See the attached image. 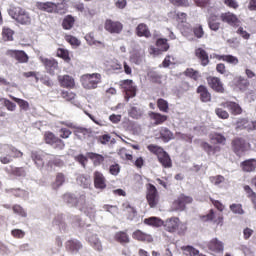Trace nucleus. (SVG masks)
Wrapping results in <instances>:
<instances>
[{"instance_id":"nucleus-54","label":"nucleus","mask_w":256,"mask_h":256,"mask_svg":"<svg viewBox=\"0 0 256 256\" xmlns=\"http://www.w3.org/2000/svg\"><path fill=\"white\" fill-rule=\"evenodd\" d=\"M85 39L88 45H101L100 41L95 40V34L93 32L86 34Z\"/></svg>"},{"instance_id":"nucleus-35","label":"nucleus","mask_w":256,"mask_h":256,"mask_svg":"<svg viewBox=\"0 0 256 256\" xmlns=\"http://www.w3.org/2000/svg\"><path fill=\"white\" fill-rule=\"evenodd\" d=\"M209 139L210 141H212V143H218L219 145H225V143L227 142V138L219 133L210 134Z\"/></svg>"},{"instance_id":"nucleus-22","label":"nucleus","mask_w":256,"mask_h":256,"mask_svg":"<svg viewBox=\"0 0 256 256\" xmlns=\"http://www.w3.org/2000/svg\"><path fill=\"white\" fill-rule=\"evenodd\" d=\"M94 186L96 189H106L107 180L103 173L99 171L94 172Z\"/></svg>"},{"instance_id":"nucleus-19","label":"nucleus","mask_w":256,"mask_h":256,"mask_svg":"<svg viewBox=\"0 0 256 256\" xmlns=\"http://www.w3.org/2000/svg\"><path fill=\"white\" fill-rule=\"evenodd\" d=\"M40 61L43 63L44 67L47 69V71L50 73V75H53L55 69L59 67V63L55 61V59L51 58H45L43 56H40Z\"/></svg>"},{"instance_id":"nucleus-34","label":"nucleus","mask_w":256,"mask_h":256,"mask_svg":"<svg viewBox=\"0 0 256 256\" xmlns=\"http://www.w3.org/2000/svg\"><path fill=\"white\" fill-rule=\"evenodd\" d=\"M66 249L72 251V253H77L81 249V242L79 240H69L66 242Z\"/></svg>"},{"instance_id":"nucleus-8","label":"nucleus","mask_w":256,"mask_h":256,"mask_svg":"<svg viewBox=\"0 0 256 256\" xmlns=\"http://www.w3.org/2000/svg\"><path fill=\"white\" fill-rule=\"evenodd\" d=\"M147 201L150 207H157L159 203V194L157 193V188L153 184H147Z\"/></svg>"},{"instance_id":"nucleus-7","label":"nucleus","mask_w":256,"mask_h":256,"mask_svg":"<svg viewBox=\"0 0 256 256\" xmlns=\"http://www.w3.org/2000/svg\"><path fill=\"white\" fill-rule=\"evenodd\" d=\"M104 29L108 33L119 35L123 31V24L119 21L107 19L104 23Z\"/></svg>"},{"instance_id":"nucleus-4","label":"nucleus","mask_w":256,"mask_h":256,"mask_svg":"<svg viewBox=\"0 0 256 256\" xmlns=\"http://www.w3.org/2000/svg\"><path fill=\"white\" fill-rule=\"evenodd\" d=\"M148 150L158 157L159 163H161V165L164 166L165 169H171V167H173L171 157H169V154H167V152L163 151V148L155 145H149Z\"/></svg>"},{"instance_id":"nucleus-29","label":"nucleus","mask_w":256,"mask_h":256,"mask_svg":"<svg viewBox=\"0 0 256 256\" xmlns=\"http://www.w3.org/2000/svg\"><path fill=\"white\" fill-rule=\"evenodd\" d=\"M144 224L149 225L150 227H163L164 221L161 220V218L159 217L153 216V217L144 219Z\"/></svg>"},{"instance_id":"nucleus-49","label":"nucleus","mask_w":256,"mask_h":256,"mask_svg":"<svg viewBox=\"0 0 256 256\" xmlns=\"http://www.w3.org/2000/svg\"><path fill=\"white\" fill-rule=\"evenodd\" d=\"M156 46L160 51H168L169 50V44L167 43V39L160 38L156 42Z\"/></svg>"},{"instance_id":"nucleus-12","label":"nucleus","mask_w":256,"mask_h":256,"mask_svg":"<svg viewBox=\"0 0 256 256\" xmlns=\"http://www.w3.org/2000/svg\"><path fill=\"white\" fill-rule=\"evenodd\" d=\"M207 247L212 253H223V251H225V244L218 238L211 239L208 242Z\"/></svg>"},{"instance_id":"nucleus-50","label":"nucleus","mask_w":256,"mask_h":256,"mask_svg":"<svg viewBox=\"0 0 256 256\" xmlns=\"http://www.w3.org/2000/svg\"><path fill=\"white\" fill-rule=\"evenodd\" d=\"M75 9H77V11H80L81 13H83L86 17L91 16V10H89V8H85V5L83 3H76L74 5Z\"/></svg>"},{"instance_id":"nucleus-59","label":"nucleus","mask_w":256,"mask_h":256,"mask_svg":"<svg viewBox=\"0 0 256 256\" xmlns=\"http://www.w3.org/2000/svg\"><path fill=\"white\" fill-rule=\"evenodd\" d=\"M224 5L229 9H239V2L237 0H223Z\"/></svg>"},{"instance_id":"nucleus-15","label":"nucleus","mask_w":256,"mask_h":256,"mask_svg":"<svg viewBox=\"0 0 256 256\" xmlns=\"http://www.w3.org/2000/svg\"><path fill=\"white\" fill-rule=\"evenodd\" d=\"M232 85L235 89H239V91H247L249 87V80L243 76H236L232 80Z\"/></svg>"},{"instance_id":"nucleus-30","label":"nucleus","mask_w":256,"mask_h":256,"mask_svg":"<svg viewBox=\"0 0 256 256\" xmlns=\"http://www.w3.org/2000/svg\"><path fill=\"white\" fill-rule=\"evenodd\" d=\"M241 167L243 171L246 173H251V171H255L256 169V160L255 159H250L242 162Z\"/></svg>"},{"instance_id":"nucleus-36","label":"nucleus","mask_w":256,"mask_h":256,"mask_svg":"<svg viewBox=\"0 0 256 256\" xmlns=\"http://www.w3.org/2000/svg\"><path fill=\"white\" fill-rule=\"evenodd\" d=\"M77 183L80 185V187L89 189V187H91V178L89 176L79 175L77 177Z\"/></svg>"},{"instance_id":"nucleus-13","label":"nucleus","mask_w":256,"mask_h":256,"mask_svg":"<svg viewBox=\"0 0 256 256\" xmlns=\"http://www.w3.org/2000/svg\"><path fill=\"white\" fill-rule=\"evenodd\" d=\"M202 221H211L215 225L223 227V216L221 214H215L213 209H211L208 214L202 217Z\"/></svg>"},{"instance_id":"nucleus-26","label":"nucleus","mask_w":256,"mask_h":256,"mask_svg":"<svg viewBox=\"0 0 256 256\" xmlns=\"http://www.w3.org/2000/svg\"><path fill=\"white\" fill-rule=\"evenodd\" d=\"M195 55L198 57V59H200L201 65H203V67H207V65H209V56L204 49L197 48L195 50Z\"/></svg>"},{"instance_id":"nucleus-48","label":"nucleus","mask_w":256,"mask_h":256,"mask_svg":"<svg viewBox=\"0 0 256 256\" xmlns=\"http://www.w3.org/2000/svg\"><path fill=\"white\" fill-rule=\"evenodd\" d=\"M57 57H60V59H63L64 61H66V63H69V61H71V57H69V51L63 48H59L57 50Z\"/></svg>"},{"instance_id":"nucleus-18","label":"nucleus","mask_w":256,"mask_h":256,"mask_svg":"<svg viewBox=\"0 0 256 256\" xmlns=\"http://www.w3.org/2000/svg\"><path fill=\"white\" fill-rule=\"evenodd\" d=\"M222 107L228 109L232 115H241L243 113V108L237 102L226 101L222 103Z\"/></svg>"},{"instance_id":"nucleus-11","label":"nucleus","mask_w":256,"mask_h":256,"mask_svg":"<svg viewBox=\"0 0 256 256\" xmlns=\"http://www.w3.org/2000/svg\"><path fill=\"white\" fill-rule=\"evenodd\" d=\"M220 19L221 21H223V23H227L231 27H237V25L241 23V21L239 20V17H237V15H235L232 12L222 13L220 16Z\"/></svg>"},{"instance_id":"nucleus-25","label":"nucleus","mask_w":256,"mask_h":256,"mask_svg":"<svg viewBox=\"0 0 256 256\" xmlns=\"http://www.w3.org/2000/svg\"><path fill=\"white\" fill-rule=\"evenodd\" d=\"M132 237L137 241H144L146 243H151V241H153V237L151 235L146 234L141 230L134 231Z\"/></svg>"},{"instance_id":"nucleus-46","label":"nucleus","mask_w":256,"mask_h":256,"mask_svg":"<svg viewBox=\"0 0 256 256\" xmlns=\"http://www.w3.org/2000/svg\"><path fill=\"white\" fill-rule=\"evenodd\" d=\"M75 135L79 137V139H85V137H89V135H91V130L86 128H77Z\"/></svg>"},{"instance_id":"nucleus-16","label":"nucleus","mask_w":256,"mask_h":256,"mask_svg":"<svg viewBox=\"0 0 256 256\" xmlns=\"http://www.w3.org/2000/svg\"><path fill=\"white\" fill-rule=\"evenodd\" d=\"M124 89L126 92L127 101L137 95V87L135 86V83H133V80H125Z\"/></svg>"},{"instance_id":"nucleus-45","label":"nucleus","mask_w":256,"mask_h":256,"mask_svg":"<svg viewBox=\"0 0 256 256\" xmlns=\"http://www.w3.org/2000/svg\"><path fill=\"white\" fill-rule=\"evenodd\" d=\"M183 256H196L199 255V250L195 249L193 246L182 247Z\"/></svg>"},{"instance_id":"nucleus-23","label":"nucleus","mask_w":256,"mask_h":256,"mask_svg":"<svg viewBox=\"0 0 256 256\" xmlns=\"http://www.w3.org/2000/svg\"><path fill=\"white\" fill-rule=\"evenodd\" d=\"M61 87L66 89H73L75 87V79L69 75L59 76L58 78Z\"/></svg>"},{"instance_id":"nucleus-9","label":"nucleus","mask_w":256,"mask_h":256,"mask_svg":"<svg viewBox=\"0 0 256 256\" xmlns=\"http://www.w3.org/2000/svg\"><path fill=\"white\" fill-rule=\"evenodd\" d=\"M193 203V198L185 195H180L172 204L173 211H185V205Z\"/></svg>"},{"instance_id":"nucleus-64","label":"nucleus","mask_w":256,"mask_h":256,"mask_svg":"<svg viewBox=\"0 0 256 256\" xmlns=\"http://www.w3.org/2000/svg\"><path fill=\"white\" fill-rule=\"evenodd\" d=\"M71 133H72L71 130L67 128H61L59 130V134L62 139H69V137H71Z\"/></svg>"},{"instance_id":"nucleus-17","label":"nucleus","mask_w":256,"mask_h":256,"mask_svg":"<svg viewBox=\"0 0 256 256\" xmlns=\"http://www.w3.org/2000/svg\"><path fill=\"white\" fill-rule=\"evenodd\" d=\"M207 82L209 87H211V89H213L214 91H217V93H223V91H225L221 79L217 77H208Z\"/></svg>"},{"instance_id":"nucleus-2","label":"nucleus","mask_w":256,"mask_h":256,"mask_svg":"<svg viewBox=\"0 0 256 256\" xmlns=\"http://www.w3.org/2000/svg\"><path fill=\"white\" fill-rule=\"evenodd\" d=\"M8 15L11 19H14L16 23L20 25H30L31 24V16L29 12L25 11L21 7L12 6L8 9Z\"/></svg>"},{"instance_id":"nucleus-42","label":"nucleus","mask_w":256,"mask_h":256,"mask_svg":"<svg viewBox=\"0 0 256 256\" xmlns=\"http://www.w3.org/2000/svg\"><path fill=\"white\" fill-rule=\"evenodd\" d=\"M118 155L124 161H133V153H131V151L127 150L126 148H121L118 151Z\"/></svg>"},{"instance_id":"nucleus-41","label":"nucleus","mask_w":256,"mask_h":256,"mask_svg":"<svg viewBox=\"0 0 256 256\" xmlns=\"http://www.w3.org/2000/svg\"><path fill=\"white\" fill-rule=\"evenodd\" d=\"M13 35H15V32L11 28L3 27L2 29L3 41H13Z\"/></svg>"},{"instance_id":"nucleus-56","label":"nucleus","mask_w":256,"mask_h":256,"mask_svg":"<svg viewBox=\"0 0 256 256\" xmlns=\"http://www.w3.org/2000/svg\"><path fill=\"white\" fill-rule=\"evenodd\" d=\"M230 211L234 213L235 215H243L245 211H243V206L241 204H232L230 205Z\"/></svg>"},{"instance_id":"nucleus-62","label":"nucleus","mask_w":256,"mask_h":256,"mask_svg":"<svg viewBox=\"0 0 256 256\" xmlns=\"http://www.w3.org/2000/svg\"><path fill=\"white\" fill-rule=\"evenodd\" d=\"M62 97L63 99H66V101H73V99L76 97V94L71 91H62Z\"/></svg>"},{"instance_id":"nucleus-21","label":"nucleus","mask_w":256,"mask_h":256,"mask_svg":"<svg viewBox=\"0 0 256 256\" xmlns=\"http://www.w3.org/2000/svg\"><path fill=\"white\" fill-rule=\"evenodd\" d=\"M200 146L207 155H219V153H221V146H212L205 141H200Z\"/></svg>"},{"instance_id":"nucleus-63","label":"nucleus","mask_w":256,"mask_h":256,"mask_svg":"<svg viewBox=\"0 0 256 256\" xmlns=\"http://www.w3.org/2000/svg\"><path fill=\"white\" fill-rule=\"evenodd\" d=\"M63 183H65V175H63L62 173L57 174L56 181L54 183V187H61V185H63Z\"/></svg>"},{"instance_id":"nucleus-51","label":"nucleus","mask_w":256,"mask_h":256,"mask_svg":"<svg viewBox=\"0 0 256 256\" xmlns=\"http://www.w3.org/2000/svg\"><path fill=\"white\" fill-rule=\"evenodd\" d=\"M157 105L160 111H162L163 113H168L169 111V103L164 100V99H158L157 101Z\"/></svg>"},{"instance_id":"nucleus-14","label":"nucleus","mask_w":256,"mask_h":256,"mask_svg":"<svg viewBox=\"0 0 256 256\" xmlns=\"http://www.w3.org/2000/svg\"><path fill=\"white\" fill-rule=\"evenodd\" d=\"M129 61L130 63H134V65H143L145 63V51L134 50L130 54Z\"/></svg>"},{"instance_id":"nucleus-24","label":"nucleus","mask_w":256,"mask_h":256,"mask_svg":"<svg viewBox=\"0 0 256 256\" xmlns=\"http://www.w3.org/2000/svg\"><path fill=\"white\" fill-rule=\"evenodd\" d=\"M122 209L126 212L127 219H129L130 221H135V219H137V210H135V208L131 206L129 202H125L122 205Z\"/></svg>"},{"instance_id":"nucleus-37","label":"nucleus","mask_w":256,"mask_h":256,"mask_svg":"<svg viewBox=\"0 0 256 256\" xmlns=\"http://www.w3.org/2000/svg\"><path fill=\"white\" fill-rule=\"evenodd\" d=\"M136 33L138 37H151V32H149V28L145 24H139L136 28Z\"/></svg>"},{"instance_id":"nucleus-33","label":"nucleus","mask_w":256,"mask_h":256,"mask_svg":"<svg viewBox=\"0 0 256 256\" xmlns=\"http://www.w3.org/2000/svg\"><path fill=\"white\" fill-rule=\"evenodd\" d=\"M114 239L118 243H121V245H125V243H129L130 241L129 235L127 234V232H123V231L116 232L114 235Z\"/></svg>"},{"instance_id":"nucleus-53","label":"nucleus","mask_w":256,"mask_h":256,"mask_svg":"<svg viewBox=\"0 0 256 256\" xmlns=\"http://www.w3.org/2000/svg\"><path fill=\"white\" fill-rule=\"evenodd\" d=\"M209 181L213 185H216V187H219V185H221V183H225V177H223L222 175L212 176L209 178Z\"/></svg>"},{"instance_id":"nucleus-43","label":"nucleus","mask_w":256,"mask_h":256,"mask_svg":"<svg viewBox=\"0 0 256 256\" xmlns=\"http://www.w3.org/2000/svg\"><path fill=\"white\" fill-rule=\"evenodd\" d=\"M10 97L13 101H15V103H17V105L20 107V109H22V111H29V102L21 98H17L15 96Z\"/></svg>"},{"instance_id":"nucleus-28","label":"nucleus","mask_w":256,"mask_h":256,"mask_svg":"<svg viewBox=\"0 0 256 256\" xmlns=\"http://www.w3.org/2000/svg\"><path fill=\"white\" fill-rule=\"evenodd\" d=\"M197 93H199L200 99L201 101H203V103H209V101H211V94L207 90V87L203 85L199 86L197 89Z\"/></svg>"},{"instance_id":"nucleus-40","label":"nucleus","mask_w":256,"mask_h":256,"mask_svg":"<svg viewBox=\"0 0 256 256\" xmlns=\"http://www.w3.org/2000/svg\"><path fill=\"white\" fill-rule=\"evenodd\" d=\"M73 25H75V18L73 16L68 15L63 19L62 27L66 31L73 29Z\"/></svg>"},{"instance_id":"nucleus-61","label":"nucleus","mask_w":256,"mask_h":256,"mask_svg":"<svg viewBox=\"0 0 256 256\" xmlns=\"http://www.w3.org/2000/svg\"><path fill=\"white\" fill-rule=\"evenodd\" d=\"M215 113L219 119H229V112L223 110L222 108H217Z\"/></svg>"},{"instance_id":"nucleus-44","label":"nucleus","mask_w":256,"mask_h":256,"mask_svg":"<svg viewBox=\"0 0 256 256\" xmlns=\"http://www.w3.org/2000/svg\"><path fill=\"white\" fill-rule=\"evenodd\" d=\"M12 211L15 215H18V217H27V210H25L21 205L15 204L12 207Z\"/></svg>"},{"instance_id":"nucleus-60","label":"nucleus","mask_w":256,"mask_h":256,"mask_svg":"<svg viewBox=\"0 0 256 256\" xmlns=\"http://www.w3.org/2000/svg\"><path fill=\"white\" fill-rule=\"evenodd\" d=\"M3 105L6 107L8 111H15L17 109V105L7 99L2 100Z\"/></svg>"},{"instance_id":"nucleus-47","label":"nucleus","mask_w":256,"mask_h":256,"mask_svg":"<svg viewBox=\"0 0 256 256\" xmlns=\"http://www.w3.org/2000/svg\"><path fill=\"white\" fill-rule=\"evenodd\" d=\"M129 115L132 117V119H139L143 115V110L138 107H132L129 110Z\"/></svg>"},{"instance_id":"nucleus-57","label":"nucleus","mask_w":256,"mask_h":256,"mask_svg":"<svg viewBox=\"0 0 256 256\" xmlns=\"http://www.w3.org/2000/svg\"><path fill=\"white\" fill-rule=\"evenodd\" d=\"M58 138L56 137L55 134H53V132H46L45 133V142L48 144V145H53L56 140Z\"/></svg>"},{"instance_id":"nucleus-39","label":"nucleus","mask_w":256,"mask_h":256,"mask_svg":"<svg viewBox=\"0 0 256 256\" xmlns=\"http://www.w3.org/2000/svg\"><path fill=\"white\" fill-rule=\"evenodd\" d=\"M216 59L226 61V63H230L231 65H237L239 63V59L233 55H217Z\"/></svg>"},{"instance_id":"nucleus-3","label":"nucleus","mask_w":256,"mask_h":256,"mask_svg":"<svg viewBox=\"0 0 256 256\" xmlns=\"http://www.w3.org/2000/svg\"><path fill=\"white\" fill-rule=\"evenodd\" d=\"M163 225L165 231H168V233H179V235H183L187 231V224L181 222L177 217L167 219Z\"/></svg>"},{"instance_id":"nucleus-31","label":"nucleus","mask_w":256,"mask_h":256,"mask_svg":"<svg viewBox=\"0 0 256 256\" xmlns=\"http://www.w3.org/2000/svg\"><path fill=\"white\" fill-rule=\"evenodd\" d=\"M88 243L96 250L103 251V245L101 244V240L97 237V235H92L88 237Z\"/></svg>"},{"instance_id":"nucleus-5","label":"nucleus","mask_w":256,"mask_h":256,"mask_svg":"<svg viewBox=\"0 0 256 256\" xmlns=\"http://www.w3.org/2000/svg\"><path fill=\"white\" fill-rule=\"evenodd\" d=\"M80 81L84 89H97V85L101 83V74L99 73L84 74L80 78Z\"/></svg>"},{"instance_id":"nucleus-55","label":"nucleus","mask_w":256,"mask_h":256,"mask_svg":"<svg viewBox=\"0 0 256 256\" xmlns=\"http://www.w3.org/2000/svg\"><path fill=\"white\" fill-rule=\"evenodd\" d=\"M185 75L187 77H190L191 79H194V81H197L199 79V77H201V75H199V72L195 71L193 68H188L185 71Z\"/></svg>"},{"instance_id":"nucleus-58","label":"nucleus","mask_w":256,"mask_h":256,"mask_svg":"<svg viewBox=\"0 0 256 256\" xmlns=\"http://www.w3.org/2000/svg\"><path fill=\"white\" fill-rule=\"evenodd\" d=\"M65 40L67 43H70V45H73L74 47H79V45H81V41L72 35H66Z\"/></svg>"},{"instance_id":"nucleus-1","label":"nucleus","mask_w":256,"mask_h":256,"mask_svg":"<svg viewBox=\"0 0 256 256\" xmlns=\"http://www.w3.org/2000/svg\"><path fill=\"white\" fill-rule=\"evenodd\" d=\"M63 199L65 203H68V205L75 207L78 211H81V213H84L86 217H89V219L91 220L95 219L97 215L95 204L91 202H87L85 195L82 194L77 198L73 194L68 193L63 196Z\"/></svg>"},{"instance_id":"nucleus-6","label":"nucleus","mask_w":256,"mask_h":256,"mask_svg":"<svg viewBox=\"0 0 256 256\" xmlns=\"http://www.w3.org/2000/svg\"><path fill=\"white\" fill-rule=\"evenodd\" d=\"M232 149L238 157H241L245 155V151H248L249 143L243 138H236L232 141Z\"/></svg>"},{"instance_id":"nucleus-27","label":"nucleus","mask_w":256,"mask_h":256,"mask_svg":"<svg viewBox=\"0 0 256 256\" xmlns=\"http://www.w3.org/2000/svg\"><path fill=\"white\" fill-rule=\"evenodd\" d=\"M148 115L151 121H154V125H162V123L167 121V116L157 112H149Z\"/></svg>"},{"instance_id":"nucleus-52","label":"nucleus","mask_w":256,"mask_h":256,"mask_svg":"<svg viewBox=\"0 0 256 256\" xmlns=\"http://www.w3.org/2000/svg\"><path fill=\"white\" fill-rule=\"evenodd\" d=\"M31 157L34 163L37 165V167H43V165H45V162H43V158H41V154L37 152H32Z\"/></svg>"},{"instance_id":"nucleus-10","label":"nucleus","mask_w":256,"mask_h":256,"mask_svg":"<svg viewBox=\"0 0 256 256\" xmlns=\"http://www.w3.org/2000/svg\"><path fill=\"white\" fill-rule=\"evenodd\" d=\"M6 55H8V57H12V59H16L18 63L29 62V56L22 50H7Z\"/></svg>"},{"instance_id":"nucleus-38","label":"nucleus","mask_w":256,"mask_h":256,"mask_svg":"<svg viewBox=\"0 0 256 256\" xmlns=\"http://www.w3.org/2000/svg\"><path fill=\"white\" fill-rule=\"evenodd\" d=\"M87 157H88V159H91V161H93V164L95 166L101 165V163H103V161H105V157H103V155L93 153V152H89L87 154Z\"/></svg>"},{"instance_id":"nucleus-20","label":"nucleus","mask_w":256,"mask_h":256,"mask_svg":"<svg viewBox=\"0 0 256 256\" xmlns=\"http://www.w3.org/2000/svg\"><path fill=\"white\" fill-rule=\"evenodd\" d=\"M39 9L47 13H59V3L41 2L38 4Z\"/></svg>"},{"instance_id":"nucleus-32","label":"nucleus","mask_w":256,"mask_h":256,"mask_svg":"<svg viewBox=\"0 0 256 256\" xmlns=\"http://www.w3.org/2000/svg\"><path fill=\"white\" fill-rule=\"evenodd\" d=\"M160 136L164 143H169V141L175 139L173 132H171V130H169L168 128H161Z\"/></svg>"}]
</instances>
